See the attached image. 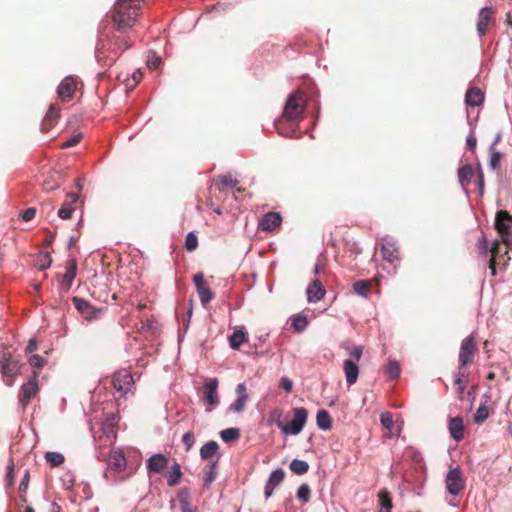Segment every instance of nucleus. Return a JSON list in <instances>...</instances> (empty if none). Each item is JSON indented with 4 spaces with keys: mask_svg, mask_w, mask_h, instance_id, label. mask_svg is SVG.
Listing matches in <instances>:
<instances>
[{
    "mask_svg": "<svg viewBox=\"0 0 512 512\" xmlns=\"http://www.w3.org/2000/svg\"><path fill=\"white\" fill-rule=\"evenodd\" d=\"M144 0H117L111 11V20L117 31L131 30L138 22Z\"/></svg>",
    "mask_w": 512,
    "mask_h": 512,
    "instance_id": "obj_1",
    "label": "nucleus"
},
{
    "mask_svg": "<svg viewBox=\"0 0 512 512\" xmlns=\"http://www.w3.org/2000/svg\"><path fill=\"white\" fill-rule=\"evenodd\" d=\"M305 105L306 97L302 91L298 90L288 97L282 117L276 122V127L280 134L287 135L282 130V125L285 122L297 125L302 120Z\"/></svg>",
    "mask_w": 512,
    "mask_h": 512,
    "instance_id": "obj_2",
    "label": "nucleus"
},
{
    "mask_svg": "<svg viewBox=\"0 0 512 512\" xmlns=\"http://www.w3.org/2000/svg\"><path fill=\"white\" fill-rule=\"evenodd\" d=\"M116 436L110 433L100 435L97 439V448L99 449L98 459L107 462L110 469L115 472H122L127 466L125 456L121 450H111L106 452Z\"/></svg>",
    "mask_w": 512,
    "mask_h": 512,
    "instance_id": "obj_3",
    "label": "nucleus"
},
{
    "mask_svg": "<svg viewBox=\"0 0 512 512\" xmlns=\"http://www.w3.org/2000/svg\"><path fill=\"white\" fill-rule=\"evenodd\" d=\"M293 414V419L287 424L280 421L281 412L279 410H274L271 413V418L276 420L278 427L284 434L297 435L306 424L308 412L304 407H298L293 409Z\"/></svg>",
    "mask_w": 512,
    "mask_h": 512,
    "instance_id": "obj_4",
    "label": "nucleus"
},
{
    "mask_svg": "<svg viewBox=\"0 0 512 512\" xmlns=\"http://www.w3.org/2000/svg\"><path fill=\"white\" fill-rule=\"evenodd\" d=\"M23 364L12 357L8 347L3 345L0 350V372L7 386L14 384V378L20 373Z\"/></svg>",
    "mask_w": 512,
    "mask_h": 512,
    "instance_id": "obj_5",
    "label": "nucleus"
},
{
    "mask_svg": "<svg viewBox=\"0 0 512 512\" xmlns=\"http://www.w3.org/2000/svg\"><path fill=\"white\" fill-rule=\"evenodd\" d=\"M121 54L112 37L100 39L96 47L97 61L103 66H112Z\"/></svg>",
    "mask_w": 512,
    "mask_h": 512,
    "instance_id": "obj_6",
    "label": "nucleus"
},
{
    "mask_svg": "<svg viewBox=\"0 0 512 512\" xmlns=\"http://www.w3.org/2000/svg\"><path fill=\"white\" fill-rule=\"evenodd\" d=\"M476 354V336L474 334H471L464 338L461 342L458 354L459 367L467 369V366L471 365L474 362Z\"/></svg>",
    "mask_w": 512,
    "mask_h": 512,
    "instance_id": "obj_7",
    "label": "nucleus"
},
{
    "mask_svg": "<svg viewBox=\"0 0 512 512\" xmlns=\"http://www.w3.org/2000/svg\"><path fill=\"white\" fill-rule=\"evenodd\" d=\"M512 216L505 210H499L495 217V228L499 233L502 242L510 245L512 242Z\"/></svg>",
    "mask_w": 512,
    "mask_h": 512,
    "instance_id": "obj_8",
    "label": "nucleus"
},
{
    "mask_svg": "<svg viewBox=\"0 0 512 512\" xmlns=\"http://www.w3.org/2000/svg\"><path fill=\"white\" fill-rule=\"evenodd\" d=\"M38 376V372L34 370L30 379L21 386L18 399L22 408H26L31 399H33L38 394Z\"/></svg>",
    "mask_w": 512,
    "mask_h": 512,
    "instance_id": "obj_9",
    "label": "nucleus"
},
{
    "mask_svg": "<svg viewBox=\"0 0 512 512\" xmlns=\"http://www.w3.org/2000/svg\"><path fill=\"white\" fill-rule=\"evenodd\" d=\"M446 489L451 495H459L465 489V479L459 467L448 471L445 479Z\"/></svg>",
    "mask_w": 512,
    "mask_h": 512,
    "instance_id": "obj_10",
    "label": "nucleus"
},
{
    "mask_svg": "<svg viewBox=\"0 0 512 512\" xmlns=\"http://www.w3.org/2000/svg\"><path fill=\"white\" fill-rule=\"evenodd\" d=\"M112 384L116 391L125 396L134 384L133 376L127 370H120L114 374Z\"/></svg>",
    "mask_w": 512,
    "mask_h": 512,
    "instance_id": "obj_11",
    "label": "nucleus"
},
{
    "mask_svg": "<svg viewBox=\"0 0 512 512\" xmlns=\"http://www.w3.org/2000/svg\"><path fill=\"white\" fill-rule=\"evenodd\" d=\"M72 302L86 320L97 319L103 311L102 308H95L88 301L80 297H73Z\"/></svg>",
    "mask_w": 512,
    "mask_h": 512,
    "instance_id": "obj_12",
    "label": "nucleus"
},
{
    "mask_svg": "<svg viewBox=\"0 0 512 512\" xmlns=\"http://www.w3.org/2000/svg\"><path fill=\"white\" fill-rule=\"evenodd\" d=\"M381 256L384 260L393 263L399 260V248L396 242L389 236L381 239Z\"/></svg>",
    "mask_w": 512,
    "mask_h": 512,
    "instance_id": "obj_13",
    "label": "nucleus"
},
{
    "mask_svg": "<svg viewBox=\"0 0 512 512\" xmlns=\"http://www.w3.org/2000/svg\"><path fill=\"white\" fill-rule=\"evenodd\" d=\"M78 81L73 76L64 78L58 86L57 93L58 97L62 102L69 101L73 98L75 91L77 90Z\"/></svg>",
    "mask_w": 512,
    "mask_h": 512,
    "instance_id": "obj_14",
    "label": "nucleus"
},
{
    "mask_svg": "<svg viewBox=\"0 0 512 512\" xmlns=\"http://www.w3.org/2000/svg\"><path fill=\"white\" fill-rule=\"evenodd\" d=\"M193 281L199 295L201 304L206 306L213 298L214 293L211 291L209 286L206 284L203 273H197L193 277Z\"/></svg>",
    "mask_w": 512,
    "mask_h": 512,
    "instance_id": "obj_15",
    "label": "nucleus"
},
{
    "mask_svg": "<svg viewBox=\"0 0 512 512\" xmlns=\"http://www.w3.org/2000/svg\"><path fill=\"white\" fill-rule=\"evenodd\" d=\"M218 384V379L212 378L205 382V384L203 385L202 391L204 394V400L209 405L207 411H210L213 407L219 404L217 394Z\"/></svg>",
    "mask_w": 512,
    "mask_h": 512,
    "instance_id": "obj_16",
    "label": "nucleus"
},
{
    "mask_svg": "<svg viewBox=\"0 0 512 512\" xmlns=\"http://www.w3.org/2000/svg\"><path fill=\"white\" fill-rule=\"evenodd\" d=\"M509 245H505L502 242V239L497 240L493 243L490 252L491 258L489 261V269L491 270V275H496V265L498 263V259L508 254Z\"/></svg>",
    "mask_w": 512,
    "mask_h": 512,
    "instance_id": "obj_17",
    "label": "nucleus"
},
{
    "mask_svg": "<svg viewBox=\"0 0 512 512\" xmlns=\"http://www.w3.org/2000/svg\"><path fill=\"white\" fill-rule=\"evenodd\" d=\"M495 10L491 7H484L479 11L477 21V32L480 37L486 35L490 23L494 22Z\"/></svg>",
    "mask_w": 512,
    "mask_h": 512,
    "instance_id": "obj_18",
    "label": "nucleus"
},
{
    "mask_svg": "<svg viewBox=\"0 0 512 512\" xmlns=\"http://www.w3.org/2000/svg\"><path fill=\"white\" fill-rule=\"evenodd\" d=\"M167 465L168 458L161 453L154 454L147 460V470L150 474L163 472L167 468Z\"/></svg>",
    "mask_w": 512,
    "mask_h": 512,
    "instance_id": "obj_19",
    "label": "nucleus"
},
{
    "mask_svg": "<svg viewBox=\"0 0 512 512\" xmlns=\"http://www.w3.org/2000/svg\"><path fill=\"white\" fill-rule=\"evenodd\" d=\"M64 178L61 172L56 170L49 171L42 183V187L46 192H52L60 187Z\"/></svg>",
    "mask_w": 512,
    "mask_h": 512,
    "instance_id": "obj_20",
    "label": "nucleus"
},
{
    "mask_svg": "<svg viewBox=\"0 0 512 512\" xmlns=\"http://www.w3.org/2000/svg\"><path fill=\"white\" fill-rule=\"evenodd\" d=\"M60 117V108L56 105H51L44 116L41 123V131L43 133L49 132L57 123Z\"/></svg>",
    "mask_w": 512,
    "mask_h": 512,
    "instance_id": "obj_21",
    "label": "nucleus"
},
{
    "mask_svg": "<svg viewBox=\"0 0 512 512\" xmlns=\"http://www.w3.org/2000/svg\"><path fill=\"white\" fill-rule=\"evenodd\" d=\"M282 217L277 212H268L260 220L259 227L263 231H273L281 225Z\"/></svg>",
    "mask_w": 512,
    "mask_h": 512,
    "instance_id": "obj_22",
    "label": "nucleus"
},
{
    "mask_svg": "<svg viewBox=\"0 0 512 512\" xmlns=\"http://www.w3.org/2000/svg\"><path fill=\"white\" fill-rule=\"evenodd\" d=\"M285 473L282 469H277L270 474V477L265 485L264 494L266 498H269L274 489L283 482Z\"/></svg>",
    "mask_w": 512,
    "mask_h": 512,
    "instance_id": "obj_23",
    "label": "nucleus"
},
{
    "mask_svg": "<svg viewBox=\"0 0 512 512\" xmlns=\"http://www.w3.org/2000/svg\"><path fill=\"white\" fill-rule=\"evenodd\" d=\"M306 293L308 302H317L324 297L326 291L321 281L316 279L308 285Z\"/></svg>",
    "mask_w": 512,
    "mask_h": 512,
    "instance_id": "obj_24",
    "label": "nucleus"
},
{
    "mask_svg": "<svg viewBox=\"0 0 512 512\" xmlns=\"http://www.w3.org/2000/svg\"><path fill=\"white\" fill-rule=\"evenodd\" d=\"M236 394L237 399L236 401L230 406V409L233 412L239 413L244 410V407L246 405V402L248 400V393L247 388L244 383H239L236 387Z\"/></svg>",
    "mask_w": 512,
    "mask_h": 512,
    "instance_id": "obj_25",
    "label": "nucleus"
},
{
    "mask_svg": "<svg viewBox=\"0 0 512 512\" xmlns=\"http://www.w3.org/2000/svg\"><path fill=\"white\" fill-rule=\"evenodd\" d=\"M468 376H469V374H468L466 368L458 367V372H457V374L455 376V380H454V386H455V391H456L457 397L460 400L463 399V393H464L466 386L469 382Z\"/></svg>",
    "mask_w": 512,
    "mask_h": 512,
    "instance_id": "obj_26",
    "label": "nucleus"
},
{
    "mask_svg": "<svg viewBox=\"0 0 512 512\" xmlns=\"http://www.w3.org/2000/svg\"><path fill=\"white\" fill-rule=\"evenodd\" d=\"M343 370L348 385H353L356 383L359 375V368L357 363L352 359H347L344 361Z\"/></svg>",
    "mask_w": 512,
    "mask_h": 512,
    "instance_id": "obj_27",
    "label": "nucleus"
},
{
    "mask_svg": "<svg viewBox=\"0 0 512 512\" xmlns=\"http://www.w3.org/2000/svg\"><path fill=\"white\" fill-rule=\"evenodd\" d=\"M448 428L450 435L454 440L460 441L464 438V424L462 417L457 416L451 418Z\"/></svg>",
    "mask_w": 512,
    "mask_h": 512,
    "instance_id": "obj_28",
    "label": "nucleus"
},
{
    "mask_svg": "<svg viewBox=\"0 0 512 512\" xmlns=\"http://www.w3.org/2000/svg\"><path fill=\"white\" fill-rule=\"evenodd\" d=\"M115 31L118 34H114L112 38L115 44L118 46V48H120L121 53L127 49H130L132 47V39L130 36V32L132 31V29L126 31H117L115 29Z\"/></svg>",
    "mask_w": 512,
    "mask_h": 512,
    "instance_id": "obj_29",
    "label": "nucleus"
},
{
    "mask_svg": "<svg viewBox=\"0 0 512 512\" xmlns=\"http://www.w3.org/2000/svg\"><path fill=\"white\" fill-rule=\"evenodd\" d=\"M476 172L474 171L472 165L466 164L458 169V180L462 186L463 189H467V187L470 185L472 178Z\"/></svg>",
    "mask_w": 512,
    "mask_h": 512,
    "instance_id": "obj_30",
    "label": "nucleus"
},
{
    "mask_svg": "<svg viewBox=\"0 0 512 512\" xmlns=\"http://www.w3.org/2000/svg\"><path fill=\"white\" fill-rule=\"evenodd\" d=\"M484 101V93L477 87H471L465 95V102L472 107L479 106Z\"/></svg>",
    "mask_w": 512,
    "mask_h": 512,
    "instance_id": "obj_31",
    "label": "nucleus"
},
{
    "mask_svg": "<svg viewBox=\"0 0 512 512\" xmlns=\"http://www.w3.org/2000/svg\"><path fill=\"white\" fill-rule=\"evenodd\" d=\"M218 459L219 457L205 465L203 468V482L207 487H209L216 479Z\"/></svg>",
    "mask_w": 512,
    "mask_h": 512,
    "instance_id": "obj_32",
    "label": "nucleus"
},
{
    "mask_svg": "<svg viewBox=\"0 0 512 512\" xmlns=\"http://www.w3.org/2000/svg\"><path fill=\"white\" fill-rule=\"evenodd\" d=\"M500 141V136H497L494 143L491 145L490 147V160H489V165L491 167V169L493 170H498L500 169V166H501V161H502V158H503V155L501 152H499L496 148H495V145Z\"/></svg>",
    "mask_w": 512,
    "mask_h": 512,
    "instance_id": "obj_33",
    "label": "nucleus"
},
{
    "mask_svg": "<svg viewBox=\"0 0 512 512\" xmlns=\"http://www.w3.org/2000/svg\"><path fill=\"white\" fill-rule=\"evenodd\" d=\"M77 274V261L75 259H70L68 261L66 272L63 275V282L66 284V289L68 290L73 280L75 279Z\"/></svg>",
    "mask_w": 512,
    "mask_h": 512,
    "instance_id": "obj_34",
    "label": "nucleus"
},
{
    "mask_svg": "<svg viewBox=\"0 0 512 512\" xmlns=\"http://www.w3.org/2000/svg\"><path fill=\"white\" fill-rule=\"evenodd\" d=\"M219 445L216 441H209L205 443L200 449V456L204 460L212 459L216 456Z\"/></svg>",
    "mask_w": 512,
    "mask_h": 512,
    "instance_id": "obj_35",
    "label": "nucleus"
},
{
    "mask_svg": "<svg viewBox=\"0 0 512 512\" xmlns=\"http://www.w3.org/2000/svg\"><path fill=\"white\" fill-rule=\"evenodd\" d=\"M316 423L320 429L329 430L332 427V418L326 410L321 409L317 412Z\"/></svg>",
    "mask_w": 512,
    "mask_h": 512,
    "instance_id": "obj_36",
    "label": "nucleus"
},
{
    "mask_svg": "<svg viewBox=\"0 0 512 512\" xmlns=\"http://www.w3.org/2000/svg\"><path fill=\"white\" fill-rule=\"evenodd\" d=\"M182 477L181 467L175 462L173 466L170 468L167 474V484L171 487L179 484L180 479Z\"/></svg>",
    "mask_w": 512,
    "mask_h": 512,
    "instance_id": "obj_37",
    "label": "nucleus"
},
{
    "mask_svg": "<svg viewBox=\"0 0 512 512\" xmlns=\"http://www.w3.org/2000/svg\"><path fill=\"white\" fill-rule=\"evenodd\" d=\"M371 286L372 283L370 280H359L353 283L352 289L355 294L367 298Z\"/></svg>",
    "mask_w": 512,
    "mask_h": 512,
    "instance_id": "obj_38",
    "label": "nucleus"
},
{
    "mask_svg": "<svg viewBox=\"0 0 512 512\" xmlns=\"http://www.w3.org/2000/svg\"><path fill=\"white\" fill-rule=\"evenodd\" d=\"M246 342H248V337L243 330H236L229 337V344L233 349H238L242 344Z\"/></svg>",
    "mask_w": 512,
    "mask_h": 512,
    "instance_id": "obj_39",
    "label": "nucleus"
},
{
    "mask_svg": "<svg viewBox=\"0 0 512 512\" xmlns=\"http://www.w3.org/2000/svg\"><path fill=\"white\" fill-rule=\"evenodd\" d=\"M289 467L290 470L297 475H303L309 470V464L306 461L299 459L292 460Z\"/></svg>",
    "mask_w": 512,
    "mask_h": 512,
    "instance_id": "obj_40",
    "label": "nucleus"
},
{
    "mask_svg": "<svg viewBox=\"0 0 512 512\" xmlns=\"http://www.w3.org/2000/svg\"><path fill=\"white\" fill-rule=\"evenodd\" d=\"M46 461L51 465V467H58L64 463V456L58 452H47L45 455Z\"/></svg>",
    "mask_w": 512,
    "mask_h": 512,
    "instance_id": "obj_41",
    "label": "nucleus"
},
{
    "mask_svg": "<svg viewBox=\"0 0 512 512\" xmlns=\"http://www.w3.org/2000/svg\"><path fill=\"white\" fill-rule=\"evenodd\" d=\"M297 499L301 501L302 503H308L310 501L311 497V488L308 484L304 483L299 486L297 490Z\"/></svg>",
    "mask_w": 512,
    "mask_h": 512,
    "instance_id": "obj_42",
    "label": "nucleus"
},
{
    "mask_svg": "<svg viewBox=\"0 0 512 512\" xmlns=\"http://www.w3.org/2000/svg\"><path fill=\"white\" fill-rule=\"evenodd\" d=\"M52 259L49 253L40 254L35 259V266L40 270H46L50 267Z\"/></svg>",
    "mask_w": 512,
    "mask_h": 512,
    "instance_id": "obj_43",
    "label": "nucleus"
},
{
    "mask_svg": "<svg viewBox=\"0 0 512 512\" xmlns=\"http://www.w3.org/2000/svg\"><path fill=\"white\" fill-rule=\"evenodd\" d=\"M308 325L306 316L297 314L292 318V327L297 332H302Z\"/></svg>",
    "mask_w": 512,
    "mask_h": 512,
    "instance_id": "obj_44",
    "label": "nucleus"
},
{
    "mask_svg": "<svg viewBox=\"0 0 512 512\" xmlns=\"http://www.w3.org/2000/svg\"><path fill=\"white\" fill-rule=\"evenodd\" d=\"M379 502H380V509H392V497L390 493L387 490H382L379 492Z\"/></svg>",
    "mask_w": 512,
    "mask_h": 512,
    "instance_id": "obj_45",
    "label": "nucleus"
},
{
    "mask_svg": "<svg viewBox=\"0 0 512 512\" xmlns=\"http://www.w3.org/2000/svg\"><path fill=\"white\" fill-rule=\"evenodd\" d=\"M220 435L223 441L230 442L237 440L240 437V431L238 428H228L222 430Z\"/></svg>",
    "mask_w": 512,
    "mask_h": 512,
    "instance_id": "obj_46",
    "label": "nucleus"
},
{
    "mask_svg": "<svg viewBox=\"0 0 512 512\" xmlns=\"http://www.w3.org/2000/svg\"><path fill=\"white\" fill-rule=\"evenodd\" d=\"M218 179L220 181L219 190H224L227 187H235L238 184V180L234 179L231 174L220 175Z\"/></svg>",
    "mask_w": 512,
    "mask_h": 512,
    "instance_id": "obj_47",
    "label": "nucleus"
},
{
    "mask_svg": "<svg viewBox=\"0 0 512 512\" xmlns=\"http://www.w3.org/2000/svg\"><path fill=\"white\" fill-rule=\"evenodd\" d=\"M386 373L391 379H396L400 375V367L397 361L390 360L386 366Z\"/></svg>",
    "mask_w": 512,
    "mask_h": 512,
    "instance_id": "obj_48",
    "label": "nucleus"
},
{
    "mask_svg": "<svg viewBox=\"0 0 512 512\" xmlns=\"http://www.w3.org/2000/svg\"><path fill=\"white\" fill-rule=\"evenodd\" d=\"M489 416V410L485 405H481L475 415H474V421L477 424L483 423Z\"/></svg>",
    "mask_w": 512,
    "mask_h": 512,
    "instance_id": "obj_49",
    "label": "nucleus"
},
{
    "mask_svg": "<svg viewBox=\"0 0 512 512\" xmlns=\"http://www.w3.org/2000/svg\"><path fill=\"white\" fill-rule=\"evenodd\" d=\"M381 424L389 431L394 427L393 415L391 412H384L380 415Z\"/></svg>",
    "mask_w": 512,
    "mask_h": 512,
    "instance_id": "obj_50",
    "label": "nucleus"
},
{
    "mask_svg": "<svg viewBox=\"0 0 512 512\" xmlns=\"http://www.w3.org/2000/svg\"><path fill=\"white\" fill-rule=\"evenodd\" d=\"M73 211L74 208L71 203H64L58 211V216L61 219L67 220L71 218Z\"/></svg>",
    "mask_w": 512,
    "mask_h": 512,
    "instance_id": "obj_51",
    "label": "nucleus"
},
{
    "mask_svg": "<svg viewBox=\"0 0 512 512\" xmlns=\"http://www.w3.org/2000/svg\"><path fill=\"white\" fill-rule=\"evenodd\" d=\"M198 246L197 236L193 232H189L185 239V247L188 251H194Z\"/></svg>",
    "mask_w": 512,
    "mask_h": 512,
    "instance_id": "obj_52",
    "label": "nucleus"
},
{
    "mask_svg": "<svg viewBox=\"0 0 512 512\" xmlns=\"http://www.w3.org/2000/svg\"><path fill=\"white\" fill-rule=\"evenodd\" d=\"M476 175H477V187L479 190V194H480V196H483L484 191H485V183H484V173H483V170H482L480 164L477 165Z\"/></svg>",
    "mask_w": 512,
    "mask_h": 512,
    "instance_id": "obj_53",
    "label": "nucleus"
},
{
    "mask_svg": "<svg viewBox=\"0 0 512 512\" xmlns=\"http://www.w3.org/2000/svg\"><path fill=\"white\" fill-rule=\"evenodd\" d=\"M14 468H15L14 462H13V460H10L7 465V471H6V476H5L7 486L14 485V479H15Z\"/></svg>",
    "mask_w": 512,
    "mask_h": 512,
    "instance_id": "obj_54",
    "label": "nucleus"
},
{
    "mask_svg": "<svg viewBox=\"0 0 512 512\" xmlns=\"http://www.w3.org/2000/svg\"><path fill=\"white\" fill-rule=\"evenodd\" d=\"M182 443L185 445L186 450H190L195 443V436L193 432H187L182 437Z\"/></svg>",
    "mask_w": 512,
    "mask_h": 512,
    "instance_id": "obj_55",
    "label": "nucleus"
},
{
    "mask_svg": "<svg viewBox=\"0 0 512 512\" xmlns=\"http://www.w3.org/2000/svg\"><path fill=\"white\" fill-rule=\"evenodd\" d=\"M28 362L34 369H39L44 365L45 361L41 356L35 354L28 359Z\"/></svg>",
    "mask_w": 512,
    "mask_h": 512,
    "instance_id": "obj_56",
    "label": "nucleus"
},
{
    "mask_svg": "<svg viewBox=\"0 0 512 512\" xmlns=\"http://www.w3.org/2000/svg\"><path fill=\"white\" fill-rule=\"evenodd\" d=\"M349 354L353 358V361H355L357 363L362 357L363 347L362 346H353L352 349L349 351Z\"/></svg>",
    "mask_w": 512,
    "mask_h": 512,
    "instance_id": "obj_57",
    "label": "nucleus"
},
{
    "mask_svg": "<svg viewBox=\"0 0 512 512\" xmlns=\"http://www.w3.org/2000/svg\"><path fill=\"white\" fill-rule=\"evenodd\" d=\"M82 139V134H77L70 139H68L65 143L62 144L63 148H70L76 146Z\"/></svg>",
    "mask_w": 512,
    "mask_h": 512,
    "instance_id": "obj_58",
    "label": "nucleus"
},
{
    "mask_svg": "<svg viewBox=\"0 0 512 512\" xmlns=\"http://www.w3.org/2000/svg\"><path fill=\"white\" fill-rule=\"evenodd\" d=\"M280 387L286 392H291L293 388V382L287 377H282L280 380Z\"/></svg>",
    "mask_w": 512,
    "mask_h": 512,
    "instance_id": "obj_59",
    "label": "nucleus"
},
{
    "mask_svg": "<svg viewBox=\"0 0 512 512\" xmlns=\"http://www.w3.org/2000/svg\"><path fill=\"white\" fill-rule=\"evenodd\" d=\"M29 479H30V475H29V472L26 471L21 482H20V485H19V491L21 493H25L27 488H28V483H29Z\"/></svg>",
    "mask_w": 512,
    "mask_h": 512,
    "instance_id": "obj_60",
    "label": "nucleus"
},
{
    "mask_svg": "<svg viewBox=\"0 0 512 512\" xmlns=\"http://www.w3.org/2000/svg\"><path fill=\"white\" fill-rule=\"evenodd\" d=\"M36 215V209L35 208H28L26 209L22 214V219L24 221H30L32 220Z\"/></svg>",
    "mask_w": 512,
    "mask_h": 512,
    "instance_id": "obj_61",
    "label": "nucleus"
},
{
    "mask_svg": "<svg viewBox=\"0 0 512 512\" xmlns=\"http://www.w3.org/2000/svg\"><path fill=\"white\" fill-rule=\"evenodd\" d=\"M476 144H477V139L476 137L473 135V134H470L468 137H467V146L471 149V150H474L475 147H476Z\"/></svg>",
    "mask_w": 512,
    "mask_h": 512,
    "instance_id": "obj_62",
    "label": "nucleus"
},
{
    "mask_svg": "<svg viewBox=\"0 0 512 512\" xmlns=\"http://www.w3.org/2000/svg\"><path fill=\"white\" fill-rule=\"evenodd\" d=\"M181 510L182 512H195L187 500H181Z\"/></svg>",
    "mask_w": 512,
    "mask_h": 512,
    "instance_id": "obj_63",
    "label": "nucleus"
},
{
    "mask_svg": "<svg viewBox=\"0 0 512 512\" xmlns=\"http://www.w3.org/2000/svg\"><path fill=\"white\" fill-rule=\"evenodd\" d=\"M37 349V342L35 339H31L28 343V346L26 348V352L27 353H32L33 351H35Z\"/></svg>",
    "mask_w": 512,
    "mask_h": 512,
    "instance_id": "obj_64",
    "label": "nucleus"
}]
</instances>
